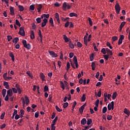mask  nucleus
<instances>
[{
  "instance_id": "1",
  "label": "nucleus",
  "mask_w": 130,
  "mask_h": 130,
  "mask_svg": "<svg viewBox=\"0 0 130 130\" xmlns=\"http://www.w3.org/2000/svg\"><path fill=\"white\" fill-rule=\"evenodd\" d=\"M22 44L24 45V47L26 48V49H31V45L29 43L27 44V41L23 40Z\"/></svg>"
},
{
  "instance_id": "2",
  "label": "nucleus",
  "mask_w": 130,
  "mask_h": 130,
  "mask_svg": "<svg viewBox=\"0 0 130 130\" xmlns=\"http://www.w3.org/2000/svg\"><path fill=\"white\" fill-rule=\"evenodd\" d=\"M24 29H25L24 27H20L19 31L18 32L19 35H21V36H23V37H25V30H24Z\"/></svg>"
},
{
  "instance_id": "3",
  "label": "nucleus",
  "mask_w": 130,
  "mask_h": 130,
  "mask_svg": "<svg viewBox=\"0 0 130 130\" xmlns=\"http://www.w3.org/2000/svg\"><path fill=\"white\" fill-rule=\"evenodd\" d=\"M115 9L117 14H119V13H120V6H119V4H118V3H116L115 6Z\"/></svg>"
},
{
  "instance_id": "4",
  "label": "nucleus",
  "mask_w": 130,
  "mask_h": 130,
  "mask_svg": "<svg viewBox=\"0 0 130 130\" xmlns=\"http://www.w3.org/2000/svg\"><path fill=\"white\" fill-rule=\"evenodd\" d=\"M73 59V62H75V67L76 69H78V68L79 67V64L78 63V59H77V56H74Z\"/></svg>"
},
{
  "instance_id": "5",
  "label": "nucleus",
  "mask_w": 130,
  "mask_h": 130,
  "mask_svg": "<svg viewBox=\"0 0 130 130\" xmlns=\"http://www.w3.org/2000/svg\"><path fill=\"white\" fill-rule=\"evenodd\" d=\"M49 53L52 56V57H57L58 56L54 51H49Z\"/></svg>"
},
{
  "instance_id": "6",
  "label": "nucleus",
  "mask_w": 130,
  "mask_h": 130,
  "mask_svg": "<svg viewBox=\"0 0 130 130\" xmlns=\"http://www.w3.org/2000/svg\"><path fill=\"white\" fill-rule=\"evenodd\" d=\"M86 105H87V103H85L84 105H83L79 108V112H80V113H83V112H84V109H85V107H86Z\"/></svg>"
},
{
  "instance_id": "7",
  "label": "nucleus",
  "mask_w": 130,
  "mask_h": 130,
  "mask_svg": "<svg viewBox=\"0 0 130 130\" xmlns=\"http://www.w3.org/2000/svg\"><path fill=\"white\" fill-rule=\"evenodd\" d=\"M43 22L42 23V25H41V27L42 28H43V27H45V26H46V24H47L48 20H47V19L44 18L43 20Z\"/></svg>"
},
{
  "instance_id": "8",
  "label": "nucleus",
  "mask_w": 130,
  "mask_h": 130,
  "mask_svg": "<svg viewBox=\"0 0 130 130\" xmlns=\"http://www.w3.org/2000/svg\"><path fill=\"white\" fill-rule=\"evenodd\" d=\"M15 87L16 88V89L18 91V94H21V93H22V90H21V88H20V85L17 83L15 84Z\"/></svg>"
},
{
  "instance_id": "9",
  "label": "nucleus",
  "mask_w": 130,
  "mask_h": 130,
  "mask_svg": "<svg viewBox=\"0 0 130 130\" xmlns=\"http://www.w3.org/2000/svg\"><path fill=\"white\" fill-rule=\"evenodd\" d=\"M7 95H8V96H9L10 97H12V96H13V90H12V89H9L7 92Z\"/></svg>"
},
{
  "instance_id": "10",
  "label": "nucleus",
  "mask_w": 130,
  "mask_h": 130,
  "mask_svg": "<svg viewBox=\"0 0 130 130\" xmlns=\"http://www.w3.org/2000/svg\"><path fill=\"white\" fill-rule=\"evenodd\" d=\"M63 38L65 41V42H69L70 40H71V39H69V38H68V37H67V36L66 35H63Z\"/></svg>"
},
{
  "instance_id": "11",
  "label": "nucleus",
  "mask_w": 130,
  "mask_h": 130,
  "mask_svg": "<svg viewBox=\"0 0 130 130\" xmlns=\"http://www.w3.org/2000/svg\"><path fill=\"white\" fill-rule=\"evenodd\" d=\"M10 15H15V11L14 10V7L11 6L10 7Z\"/></svg>"
},
{
  "instance_id": "12",
  "label": "nucleus",
  "mask_w": 130,
  "mask_h": 130,
  "mask_svg": "<svg viewBox=\"0 0 130 130\" xmlns=\"http://www.w3.org/2000/svg\"><path fill=\"white\" fill-rule=\"evenodd\" d=\"M124 113H125V114H126L127 115V117L129 116V114H130L129 110H127V109L125 108L124 109Z\"/></svg>"
},
{
  "instance_id": "13",
  "label": "nucleus",
  "mask_w": 130,
  "mask_h": 130,
  "mask_svg": "<svg viewBox=\"0 0 130 130\" xmlns=\"http://www.w3.org/2000/svg\"><path fill=\"white\" fill-rule=\"evenodd\" d=\"M4 86L5 87L6 89H10V86L7 82L5 81L4 82Z\"/></svg>"
},
{
  "instance_id": "14",
  "label": "nucleus",
  "mask_w": 130,
  "mask_h": 130,
  "mask_svg": "<svg viewBox=\"0 0 130 130\" xmlns=\"http://www.w3.org/2000/svg\"><path fill=\"white\" fill-rule=\"evenodd\" d=\"M30 39L33 40L35 39V35L34 34V31L31 30L30 31Z\"/></svg>"
},
{
  "instance_id": "15",
  "label": "nucleus",
  "mask_w": 130,
  "mask_h": 130,
  "mask_svg": "<svg viewBox=\"0 0 130 130\" xmlns=\"http://www.w3.org/2000/svg\"><path fill=\"white\" fill-rule=\"evenodd\" d=\"M9 56L10 57H11V59H12V61H15V56H14L13 52H10L9 53Z\"/></svg>"
},
{
  "instance_id": "16",
  "label": "nucleus",
  "mask_w": 130,
  "mask_h": 130,
  "mask_svg": "<svg viewBox=\"0 0 130 130\" xmlns=\"http://www.w3.org/2000/svg\"><path fill=\"white\" fill-rule=\"evenodd\" d=\"M81 123L83 125H85V123H87V120L86 119V118H83L81 121Z\"/></svg>"
},
{
  "instance_id": "17",
  "label": "nucleus",
  "mask_w": 130,
  "mask_h": 130,
  "mask_svg": "<svg viewBox=\"0 0 130 130\" xmlns=\"http://www.w3.org/2000/svg\"><path fill=\"white\" fill-rule=\"evenodd\" d=\"M43 18H46V19H48L49 18V14H44L41 16V19H43Z\"/></svg>"
},
{
  "instance_id": "18",
  "label": "nucleus",
  "mask_w": 130,
  "mask_h": 130,
  "mask_svg": "<svg viewBox=\"0 0 130 130\" xmlns=\"http://www.w3.org/2000/svg\"><path fill=\"white\" fill-rule=\"evenodd\" d=\"M40 77L42 81H45V80L44 79H45V76L44 75V74H43V73H41L40 74Z\"/></svg>"
},
{
  "instance_id": "19",
  "label": "nucleus",
  "mask_w": 130,
  "mask_h": 130,
  "mask_svg": "<svg viewBox=\"0 0 130 130\" xmlns=\"http://www.w3.org/2000/svg\"><path fill=\"white\" fill-rule=\"evenodd\" d=\"M18 41H19V38H18V37L15 38L13 40V41H12V42H13V43H15V44H17V43H18Z\"/></svg>"
},
{
  "instance_id": "20",
  "label": "nucleus",
  "mask_w": 130,
  "mask_h": 130,
  "mask_svg": "<svg viewBox=\"0 0 130 130\" xmlns=\"http://www.w3.org/2000/svg\"><path fill=\"white\" fill-rule=\"evenodd\" d=\"M81 102H85L86 101V94H83L81 97Z\"/></svg>"
},
{
  "instance_id": "21",
  "label": "nucleus",
  "mask_w": 130,
  "mask_h": 130,
  "mask_svg": "<svg viewBox=\"0 0 130 130\" xmlns=\"http://www.w3.org/2000/svg\"><path fill=\"white\" fill-rule=\"evenodd\" d=\"M117 96V92H115L113 93L112 98L113 100H114V99H115V98H116Z\"/></svg>"
},
{
  "instance_id": "22",
  "label": "nucleus",
  "mask_w": 130,
  "mask_h": 130,
  "mask_svg": "<svg viewBox=\"0 0 130 130\" xmlns=\"http://www.w3.org/2000/svg\"><path fill=\"white\" fill-rule=\"evenodd\" d=\"M6 93H7V89H3L2 90V95H3V97H6Z\"/></svg>"
},
{
  "instance_id": "23",
  "label": "nucleus",
  "mask_w": 130,
  "mask_h": 130,
  "mask_svg": "<svg viewBox=\"0 0 130 130\" xmlns=\"http://www.w3.org/2000/svg\"><path fill=\"white\" fill-rule=\"evenodd\" d=\"M25 101H26V105H28V104H29V103L30 102V100H29V98L27 96H25Z\"/></svg>"
},
{
  "instance_id": "24",
  "label": "nucleus",
  "mask_w": 130,
  "mask_h": 130,
  "mask_svg": "<svg viewBox=\"0 0 130 130\" xmlns=\"http://www.w3.org/2000/svg\"><path fill=\"white\" fill-rule=\"evenodd\" d=\"M57 119H58V117H55V119L53 120L52 123L51 124H54V125H55V123L56 122V121H57Z\"/></svg>"
},
{
  "instance_id": "25",
  "label": "nucleus",
  "mask_w": 130,
  "mask_h": 130,
  "mask_svg": "<svg viewBox=\"0 0 130 130\" xmlns=\"http://www.w3.org/2000/svg\"><path fill=\"white\" fill-rule=\"evenodd\" d=\"M69 16L70 17H78V14H77L76 13H70L69 14Z\"/></svg>"
},
{
  "instance_id": "26",
  "label": "nucleus",
  "mask_w": 130,
  "mask_h": 130,
  "mask_svg": "<svg viewBox=\"0 0 130 130\" xmlns=\"http://www.w3.org/2000/svg\"><path fill=\"white\" fill-rule=\"evenodd\" d=\"M49 22L50 23L52 27H54V24H53V19L52 18H50L49 19Z\"/></svg>"
},
{
  "instance_id": "27",
  "label": "nucleus",
  "mask_w": 130,
  "mask_h": 130,
  "mask_svg": "<svg viewBox=\"0 0 130 130\" xmlns=\"http://www.w3.org/2000/svg\"><path fill=\"white\" fill-rule=\"evenodd\" d=\"M18 8L19 9V12H23L24 11V7L22 5H19Z\"/></svg>"
},
{
  "instance_id": "28",
  "label": "nucleus",
  "mask_w": 130,
  "mask_h": 130,
  "mask_svg": "<svg viewBox=\"0 0 130 130\" xmlns=\"http://www.w3.org/2000/svg\"><path fill=\"white\" fill-rule=\"evenodd\" d=\"M42 19V18H41H41H40V17L37 18L36 19V20L37 21V23L38 24H39V23H41V19Z\"/></svg>"
},
{
  "instance_id": "29",
  "label": "nucleus",
  "mask_w": 130,
  "mask_h": 130,
  "mask_svg": "<svg viewBox=\"0 0 130 130\" xmlns=\"http://www.w3.org/2000/svg\"><path fill=\"white\" fill-rule=\"evenodd\" d=\"M26 75H28V76H29L31 79H33V75H31V72L30 71L26 72Z\"/></svg>"
},
{
  "instance_id": "30",
  "label": "nucleus",
  "mask_w": 130,
  "mask_h": 130,
  "mask_svg": "<svg viewBox=\"0 0 130 130\" xmlns=\"http://www.w3.org/2000/svg\"><path fill=\"white\" fill-rule=\"evenodd\" d=\"M76 105H77V102L75 101L72 106V112H74V109H75V107H76Z\"/></svg>"
},
{
  "instance_id": "31",
  "label": "nucleus",
  "mask_w": 130,
  "mask_h": 130,
  "mask_svg": "<svg viewBox=\"0 0 130 130\" xmlns=\"http://www.w3.org/2000/svg\"><path fill=\"white\" fill-rule=\"evenodd\" d=\"M68 6V4L67 3V2H64V3H63V8L64 11H66V9H67V7Z\"/></svg>"
},
{
  "instance_id": "32",
  "label": "nucleus",
  "mask_w": 130,
  "mask_h": 130,
  "mask_svg": "<svg viewBox=\"0 0 130 130\" xmlns=\"http://www.w3.org/2000/svg\"><path fill=\"white\" fill-rule=\"evenodd\" d=\"M60 84L61 88H62V90H64V84H63V82L60 81Z\"/></svg>"
},
{
  "instance_id": "33",
  "label": "nucleus",
  "mask_w": 130,
  "mask_h": 130,
  "mask_svg": "<svg viewBox=\"0 0 130 130\" xmlns=\"http://www.w3.org/2000/svg\"><path fill=\"white\" fill-rule=\"evenodd\" d=\"M29 10L30 11H34V10H35V7L34 6V5H32L29 6Z\"/></svg>"
},
{
  "instance_id": "34",
  "label": "nucleus",
  "mask_w": 130,
  "mask_h": 130,
  "mask_svg": "<svg viewBox=\"0 0 130 130\" xmlns=\"http://www.w3.org/2000/svg\"><path fill=\"white\" fill-rule=\"evenodd\" d=\"M91 123H92V119H88L87 122V125H90Z\"/></svg>"
},
{
  "instance_id": "35",
  "label": "nucleus",
  "mask_w": 130,
  "mask_h": 130,
  "mask_svg": "<svg viewBox=\"0 0 130 130\" xmlns=\"http://www.w3.org/2000/svg\"><path fill=\"white\" fill-rule=\"evenodd\" d=\"M90 61H93V60L94 59V53H92L90 55Z\"/></svg>"
},
{
  "instance_id": "36",
  "label": "nucleus",
  "mask_w": 130,
  "mask_h": 130,
  "mask_svg": "<svg viewBox=\"0 0 130 130\" xmlns=\"http://www.w3.org/2000/svg\"><path fill=\"white\" fill-rule=\"evenodd\" d=\"M13 92V93H18V90H17V88L12 87L11 89Z\"/></svg>"
},
{
  "instance_id": "37",
  "label": "nucleus",
  "mask_w": 130,
  "mask_h": 130,
  "mask_svg": "<svg viewBox=\"0 0 130 130\" xmlns=\"http://www.w3.org/2000/svg\"><path fill=\"white\" fill-rule=\"evenodd\" d=\"M69 46L71 49H74L75 48V46H74V44H73L71 42L69 43Z\"/></svg>"
},
{
  "instance_id": "38",
  "label": "nucleus",
  "mask_w": 130,
  "mask_h": 130,
  "mask_svg": "<svg viewBox=\"0 0 130 130\" xmlns=\"http://www.w3.org/2000/svg\"><path fill=\"white\" fill-rule=\"evenodd\" d=\"M102 111H103V113H106V112L107 111V107H104L103 108Z\"/></svg>"
},
{
  "instance_id": "39",
  "label": "nucleus",
  "mask_w": 130,
  "mask_h": 130,
  "mask_svg": "<svg viewBox=\"0 0 130 130\" xmlns=\"http://www.w3.org/2000/svg\"><path fill=\"white\" fill-rule=\"evenodd\" d=\"M55 108H56V110H57V111H58V112H61V111H62V110L59 108L58 106H55Z\"/></svg>"
},
{
  "instance_id": "40",
  "label": "nucleus",
  "mask_w": 130,
  "mask_h": 130,
  "mask_svg": "<svg viewBox=\"0 0 130 130\" xmlns=\"http://www.w3.org/2000/svg\"><path fill=\"white\" fill-rule=\"evenodd\" d=\"M68 106H69V103L66 102L63 104V108H64V109H66V108H67V107H68Z\"/></svg>"
},
{
  "instance_id": "41",
  "label": "nucleus",
  "mask_w": 130,
  "mask_h": 130,
  "mask_svg": "<svg viewBox=\"0 0 130 130\" xmlns=\"http://www.w3.org/2000/svg\"><path fill=\"white\" fill-rule=\"evenodd\" d=\"M88 21H89V25H90V26H93V22H92V19H91V18L90 17L88 18Z\"/></svg>"
},
{
  "instance_id": "42",
  "label": "nucleus",
  "mask_w": 130,
  "mask_h": 130,
  "mask_svg": "<svg viewBox=\"0 0 130 130\" xmlns=\"http://www.w3.org/2000/svg\"><path fill=\"white\" fill-rule=\"evenodd\" d=\"M71 67V64H70V62H67V71H69L70 70V68Z\"/></svg>"
},
{
  "instance_id": "43",
  "label": "nucleus",
  "mask_w": 130,
  "mask_h": 130,
  "mask_svg": "<svg viewBox=\"0 0 130 130\" xmlns=\"http://www.w3.org/2000/svg\"><path fill=\"white\" fill-rule=\"evenodd\" d=\"M7 38H8V41L9 42H10V41H11V40L13 39V37H12V36H8Z\"/></svg>"
},
{
  "instance_id": "44",
  "label": "nucleus",
  "mask_w": 130,
  "mask_h": 130,
  "mask_svg": "<svg viewBox=\"0 0 130 130\" xmlns=\"http://www.w3.org/2000/svg\"><path fill=\"white\" fill-rule=\"evenodd\" d=\"M103 56L105 59L108 60V58H109V55H104Z\"/></svg>"
},
{
  "instance_id": "45",
  "label": "nucleus",
  "mask_w": 130,
  "mask_h": 130,
  "mask_svg": "<svg viewBox=\"0 0 130 130\" xmlns=\"http://www.w3.org/2000/svg\"><path fill=\"white\" fill-rule=\"evenodd\" d=\"M125 25V21L122 22L120 24V27L123 28V26Z\"/></svg>"
},
{
  "instance_id": "46",
  "label": "nucleus",
  "mask_w": 130,
  "mask_h": 130,
  "mask_svg": "<svg viewBox=\"0 0 130 130\" xmlns=\"http://www.w3.org/2000/svg\"><path fill=\"white\" fill-rule=\"evenodd\" d=\"M39 116V112H36L35 114V117L36 118H38Z\"/></svg>"
},
{
  "instance_id": "47",
  "label": "nucleus",
  "mask_w": 130,
  "mask_h": 130,
  "mask_svg": "<svg viewBox=\"0 0 130 130\" xmlns=\"http://www.w3.org/2000/svg\"><path fill=\"white\" fill-rule=\"evenodd\" d=\"M71 65L73 69H76V67H75V65L76 66V63H75V62H72Z\"/></svg>"
},
{
  "instance_id": "48",
  "label": "nucleus",
  "mask_w": 130,
  "mask_h": 130,
  "mask_svg": "<svg viewBox=\"0 0 130 130\" xmlns=\"http://www.w3.org/2000/svg\"><path fill=\"white\" fill-rule=\"evenodd\" d=\"M102 53H103V54H106V50H105V48H103L101 50Z\"/></svg>"
},
{
  "instance_id": "49",
  "label": "nucleus",
  "mask_w": 130,
  "mask_h": 130,
  "mask_svg": "<svg viewBox=\"0 0 130 130\" xmlns=\"http://www.w3.org/2000/svg\"><path fill=\"white\" fill-rule=\"evenodd\" d=\"M106 44H107V46H108L110 49H112V47L110 45V43H109V42H107Z\"/></svg>"
},
{
  "instance_id": "50",
  "label": "nucleus",
  "mask_w": 130,
  "mask_h": 130,
  "mask_svg": "<svg viewBox=\"0 0 130 130\" xmlns=\"http://www.w3.org/2000/svg\"><path fill=\"white\" fill-rule=\"evenodd\" d=\"M5 115H6V113L3 112L1 116V119H4Z\"/></svg>"
},
{
  "instance_id": "51",
  "label": "nucleus",
  "mask_w": 130,
  "mask_h": 130,
  "mask_svg": "<svg viewBox=\"0 0 130 130\" xmlns=\"http://www.w3.org/2000/svg\"><path fill=\"white\" fill-rule=\"evenodd\" d=\"M77 46L81 48V47H82V46H83V45L82 44V43H81V42H77Z\"/></svg>"
},
{
  "instance_id": "52",
  "label": "nucleus",
  "mask_w": 130,
  "mask_h": 130,
  "mask_svg": "<svg viewBox=\"0 0 130 130\" xmlns=\"http://www.w3.org/2000/svg\"><path fill=\"white\" fill-rule=\"evenodd\" d=\"M39 36L41 38V39H42V35H41V30H39Z\"/></svg>"
},
{
  "instance_id": "53",
  "label": "nucleus",
  "mask_w": 130,
  "mask_h": 130,
  "mask_svg": "<svg viewBox=\"0 0 130 130\" xmlns=\"http://www.w3.org/2000/svg\"><path fill=\"white\" fill-rule=\"evenodd\" d=\"M20 117L21 118H22V117H23V115H24V110H20Z\"/></svg>"
},
{
  "instance_id": "54",
  "label": "nucleus",
  "mask_w": 130,
  "mask_h": 130,
  "mask_svg": "<svg viewBox=\"0 0 130 130\" xmlns=\"http://www.w3.org/2000/svg\"><path fill=\"white\" fill-rule=\"evenodd\" d=\"M7 73H4V74L3 75V78L5 79V80H6V81L7 80V78H8V77H7Z\"/></svg>"
},
{
  "instance_id": "55",
  "label": "nucleus",
  "mask_w": 130,
  "mask_h": 130,
  "mask_svg": "<svg viewBox=\"0 0 130 130\" xmlns=\"http://www.w3.org/2000/svg\"><path fill=\"white\" fill-rule=\"evenodd\" d=\"M48 90V86L47 85H45L44 88V92H46Z\"/></svg>"
},
{
  "instance_id": "56",
  "label": "nucleus",
  "mask_w": 130,
  "mask_h": 130,
  "mask_svg": "<svg viewBox=\"0 0 130 130\" xmlns=\"http://www.w3.org/2000/svg\"><path fill=\"white\" fill-rule=\"evenodd\" d=\"M113 41H116L118 39V38L116 36H114L112 37Z\"/></svg>"
},
{
  "instance_id": "57",
  "label": "nucleus",
  "mask_w": 130,
  "mask_h": 130,
  "mask_svg": "<svg viewBox=\"0 0 130 130\" xmlns=\"http://www.w3.org/2000/svg\"><path fill=\"white\" fill-rule=\"evenodd\" d=\"M95 105L96 107H98L99 105V100L98 99L96 101H95Z\"/></svg>"
},
{
  "instance_id": "58",
  "label": "nucleus",
  "mask_w": 130,
  "mask_h": 130,
  "mask_svg": "<svg viewBox=\"0 0 130 130\" xmlns=\"http://www.w3.org/2000/svg\"><path fill=\"white\" fill-rule=\"evenodd\" d=\"M51 130H55V126H54V124L51 125Z\"/></svg>"
},
{
  "instance_id": "59",
  "label": "nucleus",
  "mask_w": 130,
  "mask_h": 130,
  "mask_svg": "<svg viewBox=\"0 0 130 130\" xmlns=\"http://www.w3.org/2000/svg\"><path fill=\"white\" fill-rule=\"evenodd\" d=\"M107 118L108 120H111V119H112V116H111V115H108Z\"/></svg>"
},
{
  "instance_id": "60",
  "label": "nucleus",
  "mask_w": 130,
  "mask_h": 130,
  "mask_svg": "<svg viewBox=\"0 0 130 130\" xmlns=\"http://www.w3.org/2000/svg\"><path fill=\"white\" fill-rule=\"evenodd\" d=\"M112 105H111V104H109L108 105V110H111V107H112Z\"/></svg>"
},
{
  "instance_id": "61",
  "label": "nucleus",
  "mask_w": 130,
  "mask_h": 130,
  "mask_svg": "<svg viewBox=\"0 0 130 130\" xmlns=\"http://www.w3.org/2000/svg\"><path fill=\"white\" fill-rule=\"evenodd\" d=\"M69 56H70V58H73V57H74V53H73V52L70 53Z\"/></svg>"
},
{
  "instance_id": "62",
  "label": "nucleus",
  "mask_w": 130,
  "mask_h": 130,
  "mask_svg": "<svg viewBox=\"0 0 130 130\" xmlns=\"http://www.w3.org/2000/svg\"><path fill=\"white\" fill-rule=\"evenodd\" d=\"M69 25H70V22H69V21H67V22L64 24V26L67 28L69 27Z\"/></svg>"
},
{
  "instance_id": "63",
  "label": "nucleus",
  "mask_w": 130,
  "mask_h": 130,
  "mask_svg": "<svg viewBox=\"0 0 130 130\" xmlns=\"http://www.w3.org/2000/svg\"><path fill=\"white\" fill-rule=\"evenodd\" d=\"M42 9V5L40 4L38 6L37 10H41Z\"/></svg>"
},
{
  "instance_id": "64",
  "label": "nucleus",
  "mask_w": 130,
  "mask_h": 130,
  "mask_svg": "<svg viewBox=\"0 0 130 130\" xmlns=\"http://www.w3.org/2000/svg\"><path fill=\"white\" fill-rule=\"evenodd\" d=\"M19 118H20V116L18 114H16L15 117V119H16V120H17V119H19Z\"/></svg>"
}]
</instances>
